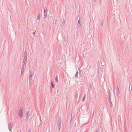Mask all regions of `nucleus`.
<instances>
[{
    "label": "nucleus",
    "mask_w": 132,
    "mask_h": 132,
    "mask_svg": "<svg viewBox=\"0 0 132 132\" xmlns=\"http://www.w3.org/2000/svg\"><path fill=\"white\" fill-rule=\"evenodd\" d=\"M64 42H66V41H67L66 39H65L64 38Z\"/></svg>",
    "instance_id": "27"
},
{
    "label": "nucleus",
    "mask_w": 132,
    "mask_h": 132,
    "mask_svg": "<svg viewBox=\"0 0 132 132\" xmlns=\"http://www.w3.org/2000/svg\"><path fill=\"white\" fill-rule=\"evenodd\" d=\"M32 34H33L34 35V36H35V32H33Z\"/></svg>",
    "instance_id": "28"
},
{
    "label": "nucleus",
    "mask_w": 132,
    "mask_h": 132,
    "mask_svg": "<svg viewBox=\"0 0 132 132\" xmlns=\"http://www.w3.org/2000/svg\"><path fill=\"white\" fill-rule=\"evenodd\" d=\"M65 23V21L64 18H63V21H62V26H63L64 25V24Z\"/></svg>",
    "instance_id": "14"
},
{
    "label": "nucleus",
    "mask_w": 132,
    "mask_h": 132,
    "mask_svg": "<svg viewBox=\"0 0 132 132\" xmlns=\"http://www.w3.org/2000/svg\"><path fill=\"white\" fill-rule=\"evenodd\" d=\"M101 25L102 26L103 25V21H101Z\"/></svg>",
    "instance_id": "23"
},
{
    "label": "nucleus",
    "mask_w": 132,
    "mask_h": 132,
    "mask_svg": "<svg viewBox=\"0 0 132 132\" xmlns=\"http://www.w3.org/2000/svg\"><path fill=\"white\" fill-rule=\"evenodd\" d=\"M23 72H22L21 71V75H22V74L23 73Z\"/></svg>",
    "instance_id": "30"
},
{
    "label": "nucleus",
    "mask_w": 132,
    "mask_h": 132,
    "mask_svg": "<svg viewBox=\"0 0 132 132\" xmlns=\"http://www.w3.org/2000/svg\"><path fill=\"white\" fill-rule=\"evenodd\" d=\"M109 102H110L111 101V95H109Z\"/></svg>",
    "instance_id": "20"
},
{
    "label": "nucleus",
    "mask_w": 132,
    "mask_h": 132,
    "mask_svg": "<svg viewBox=\"0 0 132 132\" xmlns=\"http://www.w3.org/2000/svg\"><path fill=\"white\" fill-rule=\"evenodd\" d=\"M44 18H46L47 16V9H46V10H45L44 9Z\"/></svg>",
    "instance_id": "3"
},
{
    "label": "nucleus",
    "mask_w": 132,
    "mask_h": 132,
    "mask_svg": "<svg viewBox=\"0 0 132 132\" xmlns=\"http://www.w3.org/2000/svg\"><path fill=\"white\" fill-rule=\"evenodd\" d=\"M81 72V71H80V70H79V74H80Z\"/></svg>",
    "instance_id": "31"
},
{
    "label": "nucleus",
    "mask_w": 132,
    "mask_h": 132,
    "mask_svg": "<svg viewBox=\"0 0 132 132\" xmlns=\"http://www.w3.org/2000/svg\"><path fill=\"white\" fill-rule=\"evenodd\" d=\"M34 75V72L32 71H31L30 72L29 76H33Z\"/></svg>",
    "instance_id": "11"
},
{
    "label": "nucleus",
    "mask_w": 132,
    "mask_h": 132,
    "mask_svg": "<svg viewBox=\"0 0 132 132\" xmlns=\"http://www.w3.org/2000/svg\"><path fill=\"white\" fill-rule=\"evenodd\" d=\"M100 129H98L96 131V132H99V131H100Z\"/></svg>",
    "instance_id": "24"
},
{
    "label": "nucleus",
    "mask_w": 132,
    "mask_h": 132,
    "mask_svg": "<svg viewBox=\"0 0 132 132\" xmlns=\"http://www.w3.org/2000/svg\"><path fill=\"white\" fill-rule=\"evenodd\" d=\"M20 108V109L19 110V112L18 113V114L20 117H22L23 116V108L22 107H21Z\"/></svg>",
    "instance_id": "2"
},
{
    "label": "nucleus",
    "mask_w": 132,
    "mask_h": 132,
    "mask_svg": "<svg viewBox=\"0 0 132 132\" xmlns=\"http://www.w3.org/2000/svg\"><path fill=\"white\" fill-rule=\"evenodd\" d=\"M94 1L95 2H96V0H94Z\"/></svg>",
    "instance_id": "33"
},
{
    "label": "nucleus",
    "mask_w": 132,
    "mask_h": 132,
    "mask_svg": "<svg viewBox=\"0 0 132 132\" xmlns=\"http://www.w3.org/2000/svg\"><path fill=\"white\" fill-rule=\"evenodd\" d=\"M81 26L80 25V19H79L78 21V27H79Z\"/></svg>",
    "instance_id": "10"
},
{
    "label": "nucleus",
    "mask_w": 132,
    "mask_h": 132,
    "mask_svg": "<svg viewBox=\"0 0 132 132\" xmlns=\"http://www.w3.org/2000/svg\"><path fill=\"white\" fill-rule=\"evenodd\" d=\"M130 86L129 87V89H130Z\"/></svg>",
    "instance_id": "34"
},
{
    "label": "nucleus",
    "mask_w": 132,
    "mask_h": 132,
    "mask_svg": "<svg viewBox=\"0 0 132 132\" xmlns=\"http://www.w3.org/2000/svg\"><path fill=\"white\" fill-rule=\"evenodd\" d=\"M40 14H39L38 15L37 17V19L38 20H40Z\"/></svg>",
    "instance_id": "13"
},
{
    "label": "nucleus",
    "mask_w": 132,
    "mask_h": 132,
    "mask_svg": "<svg viewBox=\"0 0 132 132\" xmlns=\"http://www.w3.org/2000/svg\"><path fill=\"white\" fill-rule=\"evenodd\" d=\"M26 116H27L28 117H29L30 115V114L29 113V111L28 112L26 113Z\"/></svg>",
    "instance_id": "17"
},
{
    "label": "nucleus",
    "mask_w": 132,
    "mask_h": 132,
    "mask_svg": "<svg viewBox=\"0 0 132 132\" xmlns=\"http://www.w3.org/2000/svg\"><path fill=\"white\" fill-rule=\"evenodd\" d=\"M27 52L26 50L24 52V57H27Z\"/></svg>",
    "instance_id": "9"
},
{
    "label": "nucleus",
    "mask_w": 132,
    "mask_h": 132,
    "mask_svg": "<svg viewBox=\"0 0 132 132\" xmlns=\"http://www.w3.org/2000/svg\"><path fill=\"white\" fill-rule=\"evenodd\" d=\"M85 96H86V95H85L83 97L82 100V101L83 102H84L85 100Z\"/></svg>",
    "instance_id": "18"
},
{
    "label": "nucleus",
    "mask_w": 132,
    "mask_h": 132,
    "mask_svg": "<svg viewBox=\"0 0 132 132\" xmlns=\"http://www.w3.org/2000/svg\"><path fill=\"white\" fill-rule=\"evenodd\" d=\"M9 129L10 131H11V130L12 128V125L11 123H9L8 125Z\"/></svg>",
    "instance_id": "6"
},
{
    "label": "nucleus",
    "mask_w": 132,
    "mask_h": 132,
    "mask_svg": "<svg viewBox=\"0 0 132 132\" xmlns=\"http://www.w3.org/2000/svg\"><path fill=\"white\" fill-rule=\"evenodd\" d=\"M55 80L56 82L57 83H58V77H57V75H56V78H55Z\"/></svg>",
    "instance_id": "12"
},
{
    "label": "nucleus",
    "mask_w": 132,
    "mask_h": 132,
    "mask_svg": "<svg viewBox=\"0 0 132 132\" xmlns=\"http://www.w3.org/2000/svg\"><path fill=\"white\" fill-rule=\"evenodd\" d=\"M28 132H31V130H30V129H29V130L28 131Z\"/></svg>",
    "instance_id": "26"
},
{
    "label": "nucleus",
    "mask_w": 132,
    "mask_h": 132,
    "mask_svg": "<svg viewBox=\"0 0 132 132\" xmlns=\"http://www.w3.org/2000/svg\"><path fill=\"white\" fill-rule=\"evenodd\" d=\"M26 65H24V64H22V69L21 70V72H24V70L26 68Z\"/></svg>",
    "instance_id": "4"
},
{
    "label": "nucleus",
    "mask_w": 132,
    "mask_h": 132,
    "mask_svg": "<svg viewBox=\"0 0 132 132\" xmlns=\"http://www.w3.org/2000/svg\"><path fill=\"white\" fill-rule=\"evenodd\" d=\"M27 59H23V64H24V65H26V62L27 61Z\"/></svg>",
    "instance_id": "8"
},
{
    "label": "nucleus",
    "mask_w": 132,
    "mask_h": 132,
    "mask_svg": "<svg viewBox=\"0 0 132 132\" xmlns=\"http://www.w3.org/2000/svg\"><path fill=\"white\" fill-rule=\"evenodd\" d=\"M108 94L109 95V96L110 95H111L110 92V91L109 89V90H108Z\"/></svg>",
    "instance_id": "19"
},
{
    "label": "nucleus",
    "mask_w": 132,
    "mask_h": 132,
    "mask_svg": "<svg viewBox=\"0 0 132 132\" xmlns=\"http://www.w3.org/2000/svg\"><path fill=\"white\" fill-rule=\"evenodd\" d=\"M78 71H77L76 74V75H75V77L76 78H77L78 77Z\"/></svg>",
    "instance_id": "16"
},
{
    "label": "nucleus",
    "mask_w": 132,
    "mask_h": 132,
    "mask_svg": "<svg viewBox=\"0 0 132 132\" xmlns=\"http://www.w3.org/2000/svg\"><path fill=\"white\" fill-rule=\"evenodd\" d=\"M51 85L52 86V88H54V84L53 83V81H52L51 82Z\"/></svg>",
    "instance_id": "15"
},
{
    "label": "nucleus",
    "mask_w": 132,
    "mask_h": 132,
    "mask_svg": "<svg viewBox=\"0 0 132 132\" xmlns=\"http://www.w3.org/2000/svg\"><path fill=\"white\" fill-rule=\"evenodd\" d=\"M32 76H29V84L30 85V83L32 81Z\"/></svg>",
    "instance_id": "7"
},
{
    "label": "nucleus",
    "mask_w": 132,
    "mask_h": 132,
    "mask_svg": "<svg viewBox=\"0 0 132 132\" xmlns=\"http://www.w3.org/2000/svg\"><path fill=\"white\" fill-rule=\"evenodd\" d=\"M116 93L117 95V96H118L119 94V89L118 87V86H117L116 87Z\"/></svg>",
    "instance_id": "5"
},
{
    "label": "nucleus",
    "mask_w": 132,
    "mask_h": 132,
    "mask_svg": "<svg viewBox=\"0 0 132 132\" xmlns=\"http://www.w3.org/2000/svg\"><path fill=\"white\" fill-rule=\"evenodd\" d=\"M58 121L57 123V126L58 127V131H59L61 128V122H62L61 118L58 119Z\"/></svg>",
    "instance_id": "1"
},
{
    "label": "nucleus",
    "mask_w": 132,
    "mask_h": 132,
    "mask_svg": "<svg viewBox=\"0 0 132 132\" xmlns=\"http://www.w3.org/2000/svg\"><path fill=\"white\" fill-rule=\"evenodd\" d=\"M89 87L90 88H91V85H90V86H89Z\"/></svg>",
    "instance_id": "32"
},
{
    "label": "nucleus",
    "mask_w": 132,
    "mask_h": 132,
    "mask_svg": "<svg viewBox=\"0 0 132 132\" xmlns=\"http://www.w3.org/2000/svg\"><path fill=\"white\" fill-rule=\"evenodd\" d=\"M29 117H27V116H26V120H27V121L28 119H29Z\"/></svg>",
    "instance_id": "22"
},
{
    "label": "nucleus",
    "mask_w": 132,
    "mask_h": 132,
    "mask_svg": "<svg viewBox=\"0 0 132 132\" xmlns=\"http://www.w3.org/2000/svg\"><path fill=\"white\" fill-rule=\"evenodd\" d=\"M110 102V105L111 106L112 108V102L111 101V102Z\"/></svg>",
    "instance_id": "21"
},
{
    "label": "nucleus",
    "mask_w": 132,
    "mask_h": 132,
    "mask_svg": "<svg viewBox=\"0 0 132 132\" xmlns=\"http://www.w3.org/2000/svg\"><path fill=\"white\" fill-rule=\"evenodd\" d=\"M24 59H27V57H24Z\"/></svg>",
    "instance_id": "25"
},
{
    "label": "nucleus",
    "mask_w": 132,
    "mask_h": 132,
    "mask_svg": "<svg viewBox=\"0 0 132 132\" xmlns=\"http://www.w3.org/2000/svg\"><path fill=\"white\" fill-rule=\"evenodd\" d=\"M132 89V84L131 85V90Z\"/></svg>",
    "instance_id": "29"
}]
</instances>
